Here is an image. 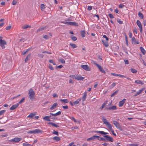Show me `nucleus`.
<instances>
[{
	"label": "nucleus",
	"mask_w": 146,
	"mask_h": 146,
	"mask_svg": "<svg viewBox=\"0 0 146 146\" xmlns=\"http://www.w3.org/2000/svg\"><path fill=\"white\" fill-rule=\"evenodd\" d=\"M102 118V121L103 122L104 124L111 131L112 134L114 136H116V134L114 133V131L112 129V126L111 124L104 117H103Z\"/></svg>",
	"instance_id": "1"
},
{
	"label": "nucleus",
	"mask_w": 146,
	"mask_h": 146,
	"mask_svg": "<svg viewBox=\"0 0 146 146\" xmlns=\"http://www.w3.org/2000/svg\"><path fill=\"white\" fill-rule=\"evenodd\" d=\"M28 94L30 99L32 100H33L35 98V93L32 88L29 90Z\"/></svg>",
	"instance_id": "2"
},
{
	"label": "nucleus",
	"mask_w": 146,
	"mask_h": 146,
	"mask_svg": "<svg viewBox=\"0 0 146 146\" xmlns=\"http://www.w3.org/2000/svg\"><path fill=\"white\" fill-rule=\"evenodd\" d=\"M42 131L39 129H35L33 130L28 131L27 133L29 134H35L36 133H42Z\"/></svg>",
	"instance_id": "3"
},
{
	"label": "nucleus",
	"mask_w": 146,
	"mask_h": 146,
	"mask_svg": "<svg viewBox=\"0 0 146 146\" xmlns=\"http://www.w3.org/2000/svg\"><path fill=\"white\" fill-rule=\"evenodd\" d=\"M94 64L98 68L100 71L102 73L105 74L106 72L103 69L102 67L100 65L98 64L96 62H94Z\"/></svg>",
	"instance_id": "4"
},
{
	"label": "nucleus",
	"mask_w": 146,
	"mask_h": 146,
	"mask_svg": "<svg viewBox=\"0 0 146 146\" xmlns=\"http://www.w3.org/2000/svg\"><path fill=\"white\" fill-rule=\"evenodd\" d=\"M104 137H106V138L105 139V141H108L111 142H113V139L112 137L109 136L108 135H104Z\"/></svg>",
	"instance_id": "5"
},
{
	"label": "nucleus",
	"mask_w": 146,
	"mask_h": 146,
	"mask_svg": "<svg viewBox=\"0 0 146 146\" xmlns=\"http://www.w3.org/2000/svg\"><path fill=\"white\" fill-rule=\"evenodd\" d=\"M22 139L20 137H15L14 139H11L10 141L12 143L17 142L20 141Z\"/></svg>",
	"instance_id": "6"
},
{
	"label": "nucleus",
	"mask_w": 146,
	"mask_h": 146,
	"mask_svg": "<svg viewBox=\"0 0 146 146\" xmlns=\"http://www.w3.org/2000/svg\"><path fill=\"white\" fill-rule=\"evenodd\" d=\"M136 23L139 27L140 32L141 33L142 31V27L140 21L138 20L137 21Z\"/></svg>",
	"instance_id": "7"
},
{
	"label": "nucleus",
	"mask_w": 146,
	"mask_h": 146,
	"mask_svg": "<svg viewBox=\"0 0 146 146\" xmlns=\"http://www.w3.org/2000/svg\"><path fill=\"white\" fill-rule=\"evenodd\" d=\"M81 67L83 69L89 71L90 70V69L89 68V67L87 65H82Z\"/></svg>",
	"instance_id": "8"
},
{
	"label": "nucleus",
	"mask_w": 146,
	"mask_h": 146,
	"mask_svg": "<svg viewBox=\"0 0 146 146\" xmlns=\"http://www.w3.org/2000/svg\"><path fill=\"white\" fill-rule=\"evenodd\" d=\"M145 88H143L141 89V90H139L138 91L136 92V93L133 96H136L138 95H139L144 90H145Z\"/></svg>",
	"instance_id": "9"
},
{
	"label": "nucleus",
	"mask_w": 146,
	"mask_h": 146,
	"mask_svg": "<svg viewBox=\"0 0 146 146\" xmlns=\"http://www.w3.org/2000/svg\"><path fill=\"white\" fill-rule=\"evenodd\" d=\"M113 124L117 128L120 129L121 128L119 124L117 121H113Z\"/></svg>",
	"instance_id": "10"
},
{
	"label": "nucleus",
	"mask_w": 146,
	"mask_h": 146,
	"mask_svg": "<svg viewBox=\"0 0 146 146\" xmlns=\"http://www.w3.org/2000/svg\"><path fill=\"white\" fill-rule=\"evenodd\" d=\"M126 99H123L122 100L120 101L119 102L118 105L119 107H121L125 102Z\"/></svg>",
	"instance_id": "11"
},
{
	"label": "nucleus",
	"mask_w": 146,
	"mask_h": 146,
	"mask_svg": "<svg viewBox=\"0 0 146 146\" xmlns=\"http://www.w3.org/2000/svg\"><path fill=\"white\" fill-rule=\"evenodd\" d=\"M61 113V111H59L56 113H50V114L51 115L50 116V117H51V116H56L60 115Z\"/></svg>",
	"instance_id": "12"
},
{
	"label": "nucleus",
	"mask_w": 146,
	"mask_h": 146,
	"mask_svg": "<svg viewBox=\"0 0 146 146\" xmlns=\"http://www.w3.org/2000/svg\"><path fill=\"white\" fill-rule=\"evenodd\" d=\"M98 137H99V136H98L94 135L90 138H88L87 139V141H89L91 140H94L95 139H96V138H98Z\"/></svg>",
	"instance_id": "13"
},
{
	"label": "nucleus",
	"mask_w": 146,
	"mask_h": 146,
	"mask_svg": "<svg viewBox=\"0 0 146 146\" xmlns=\"http://www.w3.org/2000/svg\"><path fill=\"white\" fill-rule=\"evenodd\" d=\"M132 42L133 44H139V42L138 41H136L135 38L134 37H133L132 38Z\"/></svg>",
	"instance_id": "14"
},
{
	"label": "nucleus",
	"mask_w": 146,
	"mask_h": 146,
	"mask_svg": "<svg viewBox=\"0 0 146 146\" xmlns=\"http://www.w3.org/2000/svg\"><path fill=\"white\" fill-rule=\"evenodd\" d=\"M19 106V104H16L15 105H13L10 108V110H13L16 109Z\"/></svg>",
	"instance_id": "15"
},
{
	"label": "nucleus",
	"mask_w": 146,
	"mask_h": 146,
	"mask_svg": "<svg viewBox=\"0 0 146 146\" xmlns=\"http://www.w3.org/2000/svg\"><path fill=\"white\" fill-rule=\"evenodd\" d=\"M2 37H0V45L3 44H6V41L4 40H2Z\"/></svg>",
	"instance_id": "16"
},
{
	"label": "nucleus",
	"mask_w": 146,
	"mask_h": 146,
	"mask_svg": "<svg viewBox=\"0 0 146 146\" xmlns=\"http://www.w3.org/2000/svg\"><path fill=\"white\" fill-rule=\"evenodd\" d=\"M58 105V104L57 103H54L52 106L50 108V110H52L55 108L56 106Z\"/></svg>",
	"instance_id": "17"
},
{
	"label": "nucleus",
	"mask_w": 146,
	"mask_h": 146,
	"mask_svg": "<svg viewBox=\"0 0 146 146\" xmlns=\"http://www.w3.org/2000/svg\"><path fill=\"white\" fill-rule=\"evenodd\" d=\"M84 77L81 76L80 75H76V79L78 80H81L84 79Z\"/></svg>",
	"instance_id": "18"
},
{
	"label": "nucleus",
	"mask_w": 146,
	"mask_h": 146,
	"mask_svg": "<svg viewBox=\"0 0 146 146\" xmlns=\"http://www.w3.org/2000/svg\"><path fill=\"white\" fill-rule=\"evenodd\" d=\"M69 25H74L75 26H78V23H76V22H68Z\"/></svg>",
	"instance_id": "19"
},
{
	"label": "nucleus",
	"mask_w": 146,
	"mask_h": 146,
	"mask_svg": "<svg viewBox=\"0 0 146 146\" xmlns=\"http://www.w3.org/2000/svg\"><path fill=\"white\" fill-rule=\"evenodd\" d=\"M87 96V92H85L84 94V95L82 97V101L83 102H84L86 99V98Z\"/></svg>",
	"instance_id": "20"
},
{
	"label": "nucleus",
	"mask_w": 146,
	"mask_h": 146,
	"mask_svg": "<svg viewBox=\"0 0 146 146\" xmlns=\"http://www.w3.org/2000/svg\"><path fill=\"white\" fill-rule=\"evenodd\" d=\"M135 83L137 84H140L141 85L144 84V83L142 81L139 80H135Z\"/></svg>",
	"instance_id": "21"
},
{
	"label": "nucleus",
	"mask_w": 146,
	"mask_h": 146,
	"mask_svg": "<svg viewBox=\"0 0 146 146\" xmlns=\"http://www.w3.org/2000/svg\"><path fill=\"white\" fill-rule=\"evenodd\" d=\"M36 114V112H34V113H31L28 116V117L30 118H32Z\"/></svg>",
	"instance_id": "22"
},
{
	"label": "nucleus",
	"mask_w": 146,
	"mask_h": 146,
	"mask_svg": "<svg viewBox=\"0 0 146 146\" xmlns=\"http://www.w3.org/2000/svg\"><path fill=\"white\" fill-rule=\"evenodd\" d=\"M31 54H29L27 55L25 60V62H27L31 58Z\"/></svg>",
	"instance_id": "23"
},
{
	"label": "nucleus",
	"mask_w": 146,
	"mask_h": 146,
	"mask_svg": "<svg viewBox=\"0 0 146 146\" xmlns=\"http://www.w3.org/2000/svg\"><path fill=\"white\" fill-rule=\"evenodd\" d=\"M52 139L54 140H56V141H59L60 139V137L57 136H55L54 137L52 138Z\"/></svg>",
	"instance_id": "24"
},
{
	"label": "nucleus",
	"mask_w": 146,
	"mask_h": 146,
	"mask_svg": "<svg viewBox=\"0 0 146 146\" xmlns=\"http://www.w3.org/2000/svg\"><path fill=\"white\" fill-rule=\"evenodd\" d=\"M107 110H116L117 108L115 106H113L111 107H109V108H107Z\"/></svg>",
	"instance_id": "25"
},
{
	"label": "nucleus",
	"mask_w": 146,
	"mask_h": 146,
	"mask_svg": "<svg viewBox=\"0 0 146 146\" xmlns=\"http://www.w3.org/2000/svg\"><path fill=\"white\" fill-rule=\"evenodd\" d=\"M107 101H105L104 103L102 104L101 107L100 108V109L102 110L105 107L106 105L107 104Z\"/></svg>",
	"instance_id": "26"
},
{
	"label": "nucleus",
	"mask_w": 146,
	"mask_h": 146,
	"mask_svg": "<svg viewBox=\"0 0 146 146\" xmlns=\"http://www.w3.org/2000/svg\"><path fill=\"white\" fill-rule=\"evenodd\" d=\"M140 49L142 52V53H143V54L144 55L146 53V51L144 49V48L142 47H141L140 48Z\"/></svg>",
	"instance_id": "27"
},
{
	"label": "nucleus",
	"mask_w": 146,
	"mask_h": 146,
	"mask_svg": "<svg viewBox=\"0 0 146 146\" xmlns=\"http://www.w3.org/2000/svg\"><path fill=\"white\" fill-rule=\"evenodd\" d=\"M48 124L51 125L52 126L55 127H59V126L57 125L52 122H50L48 123Z\"/></svg>",
	"instance_id": "28"
},
{
	"label": "nucleus",
	"mask_w": 146,
	"mask_h": 146,
	"mask_svg": "<svg viewBox=\"0 0 146 146\" xmlns=\"http://www.w3.org/2000/svg\"><path fill=\"white\" fill-rule=\"evenodd\" d=\"M31 27L30 26L28 25H25L23 26L22 27V28L23 29H25L28 28H30Z\"/></svg>",
	"instance_id": "29"
},
{
	"label": "nucleus",
	"mask_w": 146,
	"mask_h": 146,
	"mask_svg": "<svg viewBox=\"0 0 146 146\" xmlns=\"http://www.w3.org/2000/svg\"><path fill=\"white\" fill-rule=\"evenodd\" d=\"M60 101L62 102H63L64 103H66L68 102V101L67 99H60Z\"/></svg>",
	"instance_id": "30"
},
{
	"label": "nucleus",
	"mask_w": 146,
	"mask_h": 146,
	"mask_svg": "<svg viewBox=\"0 0 146 146\" xmlns=\"http://www.w3.org/2000/svg\"><path fill=\"white\" fill-rule=\"evenodd\" d=\"M50 117L48 116H46L43 118V119L47 121H50Z\"/></svg>",
	"instance_id": "31"
},
{
	"label": "nucleus",
	"mask_w": 146,
	"mask_h": 146,
	"mask_svg": "<svg viewBox=\"0 0 146 146\" xmlns=\"http://www.w3.org/2000/svg\"><path fill=\"white\" fill-rule=\"evenodd\" d=\"M25 97L23 98L19 102V104H21L23 103L25 101Z\"/></svg>",
	"instance_id": "32"
},
{
	"label": "nucleus",
	"mask_w": 146,
	"mask_h": 146,
	"mask_svg": "<svg viewBox=\"0 0 146 146\" xmlns=\"http://www.w3.org/2000/svg\"><path fill=\"white\" fill-rule=\"evenodd\" d=\"M85 34V31L84 30L82 31L81 32V35L82 37H84Z\"/></svg>",
	"instance_id": "33"
},
{
	"label": "nucleus",
	"mask_w": 146,
	"mask_h": 146,
	"mask_svg": "<svg viewBox=\"0 0 146 146\" xmlns=\"http://www.w3.org/2000/svg\"><path fill=\"white\" fill-rule=\"evenodd\" d=\"M138 15L139 16L141 19H143V15L140 12H139Z\"/></svg>",
	"instance_id": "34"
},
{
	"label": "nucleus",
	"mask_w": 146,
	"mask_h": 146,
	"mask_svg": "<svg viewBox=\"0 0 146 146\" xmlns=\"http://www.w3.org/2000/svg\"><path fill=\"white\" fill-rule=\"evenodd\" d=\"M70 45L73 48H75L77 47V46L75 44H73L72 43L70 44Z\"/></svg>",
	"instance_id": "35"
},
{
	"label": "nucleus",
	"mask_w": 146,
	"mask_h": 146,
	"mask_svg": "<svg viewBox=\"0 0 146 146\" xmlns=\"http://www.w3.org/2000/svg\"><path fill=\"white\" fill-rule=\"evenodd\" d=\"M70 37L72 40L74 41H76L77 39V38L76 36L72 35Z\"/></svg>",
	"instance_id": "36"
},
{
	"label": "nucleus",
	"mask_w": 146,
	"mask_h": 146,
	"mask_svg": "<svg viewBox=\"0 0 146 146\" xmlns=\"http://www.w3.org/2000/svg\"><path fill=\"white\" fill-rule=\"evenodd\" d=\"M131 72L133 73H135L137 72V70L133 68H131Z\"/></svg>",
	"instance_id": "37"
},
{
	"label": "nucleus",
	"mask_w": 146,
	"mask_h": 146,
	"mask_svg": "<svg viewBox=\"0 0 146 146\" xmlns=\"http://www.w3.org/2000/svg\"><path fill=\"white\" fill-rule=\"evenodd\" d=\"M118 92V90H117L116 91L114 92H113L112 94L111 95V97H113Z\"/></svg>",
	"instance_id": "38"
},
{
	"label": "nucleus",
	"mask_w": 146,
	"mask_h": 146,
	"mask_svg": "<svg viewBox=\"0 0 146 146\" xmlns=\"http://www.w3.org/2000/svg\"><path fill=\"white\" fill-rule=\"evenodd\" d=\"M94 132L95 133H99L101 134H103L104 131H94Z\"/></svg>",
	"instance_id": "39"
},
{
	"label": "nucleus",
	"mask_w": 146,
	"mask_h": 146,
	"mask_svg": "<svg viewBox=\"0 0 146 146\" xmlns=\"http://www.w3.org/2000/svg\"><path fill=\"white\" fill-rule=\"evenodd\" d=\"M102 42L104 44L106 47H107L108 46V43L107 42H104V41H103V40H102Z\"/></svg>",
	"instance_id": "40"
},
{
	"label": "nucleus",
	"mask_w": 146,
	"mask_h": 146,
	"mask_svg": "<svg viewBox=\"0 0 146 146\" xmlns=\"http://www.w3.org/2000/svg\"><path fill=\"white\" fill-rule=\"evenodd\" d=\"M41 9L42 11H43L44 9V5L43 4H41Z\"/></svg>",
	"instance_id": "41"
},
{
	"label": "nucleus",
	"mask_w": 146,
	"mask_h": 146,
	"mask_svg": "<svg viewBox=\"0 0 146 146\" xmlns=\"http://www.w3.org/2000/svg\"><path fill=\"white\" fill-rule=\"evenodd\" d=\"M52 133L53 134H55L57 136H58L59 135V134L58 133V132L57 131H56L54 130L53 132H52Z\"/></svg>",
	"instance_id": "42"
},
{
	"label": "nucleus",
	"mask_w": 146,
	"mask_h": 146,
	"mask_svg": "<svg viewBox=\"0 0 146 146\" xmlns=\"http://www.w3.org/2000/svg\"><path fill=\"white\" fill-rule=\"evenodd\" d=\"M46 28V26H45L44 27H42L41 28H40L38 29V31H42L43 30H44Z\"/></svg>",
	"instance_id": "43"
},
{
	"label": "nucleus",
	"mask_w": 146,
	"mask_h": 146,
	"mask_svg": "<svg viewBox=\"0 0 146 146\" xmlns=\"http://www.w3.org/2000/svg\"><path fill=\"white\" fill-rule=\"evenodd\" d=\"M30 50V48H29L27 50H26L24 52H22V54L23 55H25V54H26V53H27L28 51H29V50Z\"/></svg>",
	"instance_id": "44"
},
{
	"label": "nucleus",
	"mask_w": 146,
	"mask_h": 146,
	"mask_svg": "<svg viewBox=\"0 0 146 146\" xmlns=\"http://www.w3.org/2000/svg\"><path fill=\"white\" fill-rule=\"evenodd\" d=\"M96 139H97L98 140H100V141H105V139L104 138L102 137H100L99 136V137L98 138H96Z\"/></svg>",
	"instance_id": "45"
},
{
	"label": "nucleus",
	"mask_w": 146,
	"mask_h": 146,
	"mask_svg": "<svg viewBox=\"0 0 146 146\" xmlns=\"http://www.w3.org/2000/svg\"><path fill=\"white\" fill-rule=\"evenodd\" d=\"M117 22L120 24H123V22L120 19H118L117 20Z\"/></svg>",
	"instance_id": "46"
},
{
	"label": "nucleus",
	"mask_w": 146,
	"mask_h": 146,
	"mask_svg": "<svg viewBox=\"0 0 146 146\" xmlns=\"http://www.w3.org/2000/svg\"><path fill=\"white\" fill-rule=\"evenodd\" d=\"M49 62L50 63H52L54 65H56V63L54 62L53 60H49Z\"/></svg>",
	"instance_id": "47"
},
{
	"label": "nucleus",
	"mask_w": 146,
	"mask_h": 146,
	"mask_svg": "<svg viewBox=\"0 0 146 146\" xmlns=\"http://www.w3.org/2000/svg\"><path fill=\"white\" fill-rule=\"evenodd\" d=\"M23 146H33L32 145L30 144H27L26 143H23Z\"/></svg>",
	"instance_id": "48"
},
{
	"label": "nucleus",
	"mask_w": 146,
	"mask_h": 146,
	"mask_svg": "<svg viewBox=\"0 0 146 146\" xmlns=\"http://www.w3.org/2000/svg\"><path fill=\"white\" fill-rule=\"evenodd\" d=\"M125 6V5L123 4H120L119 5V7L120 8L122 9Z\"/></svg>",
	"instance_id": "49"
},
{
	"label": "nucleus",
	"mask_w": 146,
	"mask_h": 146,
	"mask_svg": "<svg viewBox=\"0 0 146 146\" xmlns=\"http://www.w3.org/2000/svg\"><path fill=\"white\" fill-rule=\"evenodd\" d=\"M76 75H70L69 76V77L71 78L75 79H76Z\"/></svg>",
	"instance_id": "50"
},
{
	"label": "nucleus",
	"mask_w": 146,
	"mask_h": 146,
	"mask_svg": "<svg viewBox=\"0 0 146 146\" xmlns=\"http://www.w3.org/2000/svg\"><path fill=\"white\" fill-rule=\"evenodd\" d=\"M6 111L5 110L0 111V115H2Z\"/></svg>",
	"instance_id": "51"
},
{
	"label": "nucleus",
	"mask_w": 146,
	"mask_h": 146,
	"mask_svg": "<svg viewBox=\"0 0 146 146\" xmlns=\"http://www.w3.org/2000/svg\"><path fill=\"white\" fill-rule=\"evenodd\" d=\"M17 3V1L16 0H13L12 2V4L13 5H15Z\"/></svg>",
	"instance_id": "52"
},
{
	"label": "nucleus",
	"mask_w": 146,
	"mask_h": 146,
	"mask_svg": "<svg viewBox=\"0 0 146 146\" xmlns=\"http://www.w3.org/2000/svg\"><path fill=\"white\" fill-rule=\"evenodd\" d=\"M49 68L51 70H54V69L53 68V67L52 66V65L51 64H49Z\"/></svg>",
	"instance_id": "53"
},
{
	"label": "nucleus",
	"mask_w": 146,
	"mask_h": 146,
	"mask_svg": "<svg viewBox=\"0 0 146 146\" xmlns=\"http://www.w3.org/2000/svg\"><path fill=\"white\" fill-rule=\"evenodd\" d=\"M38 57L42 58L44 56V55L42 54H38Z\"/></svg>",
	"instance_id": "54"
},
{
	"label": "nucleus",
	"mask_w": 146,
	"mask_h": 146,
	"mask_svg": "<svg viewBox=\"0 0 146 146\" xmlns=\"http://www.w3.org/2000/svg\"><path fill=\"white\" fill-rule=\"evenodd\" d=\"M109 16L110 17L111 19H113L114 18V16L112 14H110L109 15Z\"/></svg>",
	"instance_id": "55"
},
{
	"label": "nucleus",
	"mask_w": 146,
	"mask_h": 146,
	"mask_svg": "<svg viewBox=\"0 0 146 146\" xmlns=\"http://www.w3.org/2000/svg\"><path fill=\"white\" fill-rule=\"evenodd\" d=\"M118 76L121 77V78H124L126 77V76L123 75H121L120 74H118Z\"/></svg>",
	"instance_id": "56"
},
{
	"label": "nucleus",
	"mask_w": 146,
	"mask_h": 146,
	"mask_svg": "<svg viewBox=\"0 0 146 146\" xmlns=\"http://www.w3.org/2000/svg\"><path fill=\"white\" fill-rule=\"evenodd\" d=\"M69 22H66V21H61V23L63 24H65L66 25H68V23Z\"/></svg>",
	"instance_id": "57"
},
{
	"label": "nucleus",
	"mask_w": 146,
	"mask_h": 146,
	"mask_svg": "<svg viewBox=\"0 0 146 146\" xmlns=\"http://www.w3.org/2000/svg\"><path fill=\"white\" fill-rule=\"evenodd\" d=\"M111 74L115 76H118V74L114 73H111Z\"/></svg>",
	"instance_id": "58"
},
{
	"label": "nucleus",
	"mask_w": 146,
	"mask_h": 146,
	"mask_svg": "<svg viewBox=\"0 0 146 146\" xmlns=\"http://www.w3.org/2000/svg\"><path fill=\"white\" fill-rule=\"evenodd\" d=\"M60 61L62 63L64 64L65 63V61L63 59H60Z\"/></svg>",
	"instance_id": "59"
},
{
	"label": "nucleus",
	"mask_w": 146,
	"mask_h": 146,
	"mask_svg": "<svg viewBox=\"0 0 146 146\" xmlns=\"http://www.w3.org/2000/svg\"><path fill=\"white\" fill-rule=\"evenodd\" d=\"M11 27V25H9L7 26L6 28V30H9Z\"/></svg>",
	"instance_id": "60"
},
{
	"label": "nucleus",
	"mask_w": 146,
	"mask_h": 146,
	"mask_svg": "<svg viewBox=\"0 0 146 146\" xmlns=\"http://www.w3.org/2000/svg\"><path fill=\"white\" fill-rule=\"evenodd\" d=\"M78 101L76 100L74 102L73 104H74V105H77V104H78L79 103Z\"/></svg>",
	"instance_id": "61"
},
{
	"label": "nucleus",
	"mask_w": 146,
	"mask_h": 146,
	"mask_svg": "<svg viewBox=\"0 0 146 146\" xmlns=\"http://www.w3.org/2000/svg\"><path fill=\"white\" fill-rule=\"evenodd\" d=\"M43 38L46 40L48 39L49 38V37L47 35H44L43 36Z\"/></svg>",
	"instance_id": "62"
},
{
	"label": "nucleus",
	"mask_w": 146,
	"mask_h": 146,
	"mask_svg": "<svg viewBox=\"0 0 146 146\" xmlns=\"http://www.w3.org/2000/svg\"><path fill=\"white\" fill-rule=\"evenodd\" d=\"M115 85H116V83H113L111 84V88H113V87L114 86H115Z\"/></svg>",
	"instance_id": "63"
},
{
	"label": "nucleus",
	"mask_w": 146,
	"mask_h": 146,
	"mask_svg": "<svg viewBox=\"0 0 146 146\" xmlns=\"http://www.w3.org/2000/svg\"><path fill=\"white\" fill-rule=\"evenodd\" d=\"M124 61L126 64H129V61L127 60H124Z\"/></svg>",
	"instance_id": "64"
}]
</instances>
